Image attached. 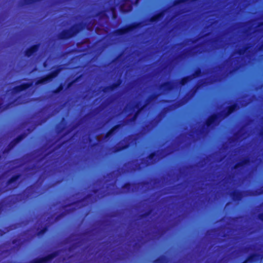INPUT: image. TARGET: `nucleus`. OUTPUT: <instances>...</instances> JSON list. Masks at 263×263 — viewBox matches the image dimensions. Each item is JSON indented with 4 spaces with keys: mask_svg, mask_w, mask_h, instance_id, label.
Instances as JSON below:
<instances>
[{
    "mask_svg": "<svg viewBox=\"0 0 263 263\" xmlns=\"http://www.w3.org/2000/svg\"><path fill=\"white\" fill-rule=\"evenodd\" d=\"M77 33V31H73V30H69L65 31L61 36L62 39L69 38L72 36L74 34Z\"/></svg>",
    "mask_w": 263,
    "mask_h": 263,
    "instance_id": "obj_1",
    "label": "nucleus"
},
{
    "mask_svg": "<svg viewBox=\"0 0 263 263\" xmlns=\"http://www.w3.org/2000/svg\"><path fill=\"white\" fill-rule=\"evenodd\" d=\"M37 46H34L28 50L26 52V55L27 57H30L32 53H33L37 50Z\"/></svg>",
    "mask_w": 263,
    "mask_h": 263,
    "instance_id": "obj_2",
    "label": "nucleus"
},
{
    "mask_svg": "<svg viewBox=\"0 0 263 263\" xmlns=\"http://www.w3.org/2000/svg\"><path fill=\"white\" fill-rule=\"evenodd\" d=\"M57 73H55L54 74H52L51 76H49L47 77L46 78H45V79H43L41 81V82H39V83H43V82L47 81L48 79H50V78L55 77L57 76Z\"/></svg>",
    "mask_w": 263,
    "mask_h": 263,
    "instance_id": "obj_3",
    "label": "nucleus"
},
{
    "mask_svg": "<svg viewBox=\"0 0 263 263\" xmlns=\"http://www.w3.org/2000/svg\"><path fill=\"white\" fill-rule=\"evenodd\" d=\"M53 258V256H48L44 258H41L40 259V262H46L47 260H49Z\"/></svg>",
    "mask_w": 263,
    "mask_h": 263,
    "instance_id": "obj_4",
    "label": "nucleus"
},
{
    "mask_svg": "<svg viewBox=\"0 0 263 263\" xmlns=\"http://www.w3.org/2000/svg\"><path fill=\"white\" fill-rule=\"evenodd\" d=\"M29 85H22L21 86H19L17 88H16V89L18 90H23V89H24L27 87H29Z\"/></svg>",
    "mask_w": 263,
    "mask_h": 263,
    "instance_id": "obj_5",
    "label": "nucleus"
},
{
    "mask_svg": "<svg viewBox=\"0 0 263 263\" xmlns=\"http://www.w3.org/2000/svg\"><path fill=\"white\" fill-rule=\"evenodd\" d=\"M235 108H236V105H234L233 106H232L229 109V111H228V114H227V116H228V115H229L230 114H231L233 111H234V110H235Z\"/></svg>",
    "mask_w": 263,
    "mask_h": 263,
    "instance_id": "obj_6",
    "label": "nucleus"
},
{
    "mask_svg": "<svg viewBox=\"0 0 263 263\" xmlns=\"http://www.w3.org/2000/svg\"><path fill=\"white\" fill-rule=\"evenodd\" d=\"M215 117H211L208 121V125L211 124L212 122H213L215 120Z\"/></svg>",
    "mask_w": 263,
    "mask_h": 263,
    "instance_id": "obj_7",
    "label": "nucleus"
},
{
    "mask_svg": "<svg viewBox=\"0 0 263 263\" xmlns=\"http://www.w3.org/2000/svg\"><path fill=\"white\" fill-rule=\"evenodd\" d=\"M162 16V14H160L159 15L156 16H155L153 18V21H156L158 19V17H160Z\"/></svg>",
    "mask_w": 263,
    "mask_h": 263,
    "instance_id": "obj_8",
    "label": "nucleus"
},
{
    "mask_svg": "<svg viewBox=\"0 0 263 263\" xmlns=\"http://www.w3.org/2000/svg\"><path fill=\"white\" fill-rule=\"evenodd\" d=\"M16 179V178H12V179H11V180H10V183H11V182H12L14 181Z\"/></svg>",
    "mask_w": 263,
    "mask_h": 263,
    "instance_id": "obj_9",
    "label": "nucleus"
},
{
    "mask_svg": "<svg viewBox=\"0 0 263 263\" xmlns=\"http://www.w3.org/2000/svg\"><path fill=\"white\" fill-rule=\"evenodd\" d=\"M186 79H187V78H185V79H183V84H184L185 83V82H184V81H185Z\"/></svg>",
    "mask_w": 263,
    "mask_h": 263,
    "instance_id": "obj_10",
    "label": "nucleus"
},
{
    "mask_svg": "<svg viewBox=\"0 0 263 263\" xmlns=\"http://www.w3.org/2000/svg\"><path fill=\"white\" fill-rule=\"evenodd\" d=\"M151 156V158H152L154 156V155H152Z\"/></svg>",
    "mask_w": 263,
    "mask_h": 263,
    "instance_id": "obj_11",
    "label": "nucleus"
}]
</instances>
